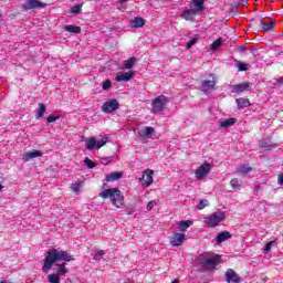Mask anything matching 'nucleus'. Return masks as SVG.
Here are the masks:
<instances>
[{
  "label": "nucleus",
  "mask_w": 283,
  "mask_h": 283,
  "mask_svg": "<svg viewBox=\"0 0 283 283\" xmlns=\"http://www.w3.org/2000/svg\"><path fill=\"white\" fill-rule=\"evenodd\" d=\"M84 165L88 167V169H94V167H96V164L87 157L84 159Z\"/></svg>",
  "instance_id": "37"
},
{
  "label": "nucleus",
  "mask_w": 283,
  "mask_h": 283,
  "mask_svg": "<svg viewBox=\"0 0 283 283\" xmlns=\"http://www.w3.org/2000/svg\"><path fill=\"white\" fill-rule=\"evenodd\" d=\"M235 103H237L239 109H244L245 107H251V101H249V98H244V97L237 98Z\"/></svg>",
  "instance_id": "25"
},
{
  "label": "nucleus",
  "mask_w": 283,
  "mask_h": 283,
  "mask_svg": "<svg viewBox=\"0 0 283 283\" xmlns=\"http://www.w3.org/2000/svg\"><path fill=\"white\" fill-rule=\"evenodd\" d=\"M36 8H45V3H43L39 0H27L22 4V9H24L25 12H28V10H34Z\"/></svg>",
  "instance_id": "10"
},
{
  "label": "nucleus",
  "mask_w": 283,
  "mask_h": 283,
  "mask_svg": "<svg viewBox=\"0 0 283 283\" xmlns=\"http://www.w3.org/2000/svg\"><path fill=\"white\" fill-rule=\"evenodd\" d=\"M43 156V153L41 150H33L29 151L22 155L23 163H30L33 158H39Z\"/></svg>",
  "instance_id": "16"
},
{
  "label": "nucleus",
  "mask_w": 283,
  "mask_h": 283,
  "mask_svg": "<svg viewBox=\"0 0 283 283\" xmlns=\"http://www.w3.org/2000/svg\"><path fill=\"white\" fill-rule=\"evenodd\" d=\"M59 116H53V115H50L48 118H46V122L48 123H56V120H59Z\"/></svg>",
  "instance_id": "42"
},
{
  "label": "nucleus",
  "mask_w": 283,
  "mask_h": 283,
  "mask_svg": "<svg viewBox=\"0 0 283 283\" xmlns=\"http://www.w3.org/2000/svg\"><path fill=\"white\" fill-rule=\"evenodd\" d=\"M196 43H198V38L190 39L189 42L187 43V50H191L193 45H196Z\"/></svg>",
  "instance_id": "38"
},
{
  "label": "nucleus",
  "mask_w": 283,
  "mask_h": 283,
  "mask_svg": "<svg viewBox=\"0 0 283 283\" xmlns=\"http://www.w3.org/2000/svg\"><path fill=\"white\" fill-rule=\"evenodd\" d=\"M99 198H103L104 200H107V198H109L112 205L116 207V209H120L125 202V197L118 188H109L99 192Z\"/></svg>",
  "instance_id": "2"
},
{
  "label": "nucleus",
  "mask_w": 283,
  "mask_h": 283,
  "mask_svg": "<svg viewBox=\"0 0 283 283\" xmlns=\"http://www.w3.org/2000/svg\"><path fill=\"white\" fill-rule=\"evenodd\" d=\"M85 149H87L88 151H94V149H98V144L96 142V137H88L85 140Z\"/></svg>",
  "instance_id": "19"
},
{
  "label": "nucleus",
  "mask_w": 283,
  "mask_h": 283,
  "mask_svg": "<svg viewBox=\"0 0 283 283\" xmlns=\"http://www.w3.org/2000/svg\"><path fill=\"white\" fill-rule=\"evenodd\" d=\"M209 174H211V164L205 163L196 170L195 178H197V180H202L207 178Z\"/></svg>",
  "instance_id": "6"
},
{
  "label": "nucleus",
  "mask_w": 283,
  "mask_h": 283,
  "mask_svg": "<svg viewBox=\"0 0 283 283\" xmlns=\"http://www.w3.org/2000/svg\"><path fill=\"white\" fill-rule=\"evenodd\" d=\"M275 240L268 242L264 247L263 253H269L273 247H275Z\"/></svg>",
  "instance_id": "36"
},
{
  "label": "nucleus",
  "mask_w": 283,
  "mask_h": 283,
  "mask_svg": "<svg viewBox=\"0 0 283 283\" xmlns=\"http://www.w3.org/2000/svg\"><path fill=\"white\" fill-rule=\"evenodd\" d=\"M3 189V185L0 184V191Z\"/></svg>",
  "instance_id": "52"
},
{
  "label": "nucleus",
  "mask_w": 283,
  "mask_h": 283,
  "mask_svg": "<svg viewBox=\"0 0 283 283\" xmlns=\"http://www.w3.org/2000/svg\"><path fill=\"white\" fill-rule=\"evenodd\" d=\"M105 145H107V137H104L101 142H97V149H101V147H105Z\"/></svg>",
  "instance_id": "41"
},
{
  "label": "nucleus",
  "mask_w": 283,
  "mask_h": 283,
  "mask_svg": "<svg viewBox=\"0 0 283 283\" xmlns=\"http://www.w3.org/2000/svg\"><path fill=\"white\" fill-rule=\"evenodd\" d=\"M118 107H120L118 99H111L103 104L102 111L104 112V114H113V112H116Z\"/></svg>",
  "instance_id": "8"
},
{
  "label": "nucleus",
  "mask_w": 283,
  "mask_h": 283,
  "mask_svg": "<svg viewBox=\"0 0 283 283\" xmlns=\"http://www.w3.org/2000/svg\"><path fill=\"white\" fill-rule=\"evenodd\" d=\"M185 233L182 232H175L170 238L169 242L172 247H182L185 244Z\"/></svg>",
  "instance_id": "9"
},
{
  "label": "nucleus",
  "mask_w": 283,
  "mask_h": 283,
  "mask_svg": "<svg viewBox=\"0 0 283 283\" xmlns=\"http://www.w3.org/2000/svg\"><path fill=\"white\" fill-rule=\"evenodd\" d=\"M123 178V172H112L106 175V182H116V180H120Z\"/></svg>",
  "instance_id": "24"
},
{
  "label": "nucleus",
  "mask_w": 283,
  "mask_h": 283,
  "mask_svg": "<svg viewBox=\"0 0 283 283\" xmlns=\"http://www.w3.org/2000/svg\"><path fill=\"white\" fill-rule=\"evenodd\" d=\"M139 182H142V187H151L154 185V170L146 169L139 178Z\"/></svg>",
  "instance_id": "7"
},
{
  "label": "nucleus",
  "mask_w": 283,
  "mask_h": 283,
  "mask_svg": "<svg viewBox=\"0 0 283 283\" xmlns=\"http://www.w3.org/2000/svg\"><path fill=\"white\" fill-rule=\"evenodd\" d=\"M147 211H151L154 209V201H149L146 206Z\"/></svg>",
  "instance_id": "46"
},
{
  "label": "nucleus",
  "mask_w": 283,
  "mask_h": 283,
  "mask_svg": "<svg viewBox=\"0 0 283 283\" xmlns=\"http://www.w3.org/2000/svg\"><path fill=\"white\" fill-rule=\"evenodd\" d=\"M0 283H12V281L4 280V281H0Z\"/></svg>",
  "instance_id": "50"
},
{
  "label": "nucleus",
  "mask_w": 283,
  "mask_h": 283,
  "mask_svg": "<svg viewBox=\"0 0 283 283\" xmlns=\"http://www.w3.org/2000/svg\"><path fill=\"white\" fill-rule=\"evenodd\" d=\"M171 283H180V281H178V280H174Z\"/></svg>",
  "instance_id": "51"
},
{
  "label": "nucleus",
  "mask_w": 283,
  "mask_h": 283,
  "mask_svg": "<svg viewBox=\"0 0 283 283\" xmlns=\"http://www.w3.org/2000/svg\"><path fill=\"white\" fill-rule=\"evenodd\" d=\"M277 184L283 187V174L279 176Z\"/></svg>",
  "instance_id": "47"
},
{
  "label": "nucleus",
  "mask_w": 283,
  "mask_h": 283,
  "mask_svg": "<svg viewBox=\"0 0 283 283\" xmlns=\"http://www.w3.org/2000/svg\"><path fill=\"white\" fill-rule=\"evenodd\" d=\"M65 31L71 32V34H81V27L70 24L65 27Z\"/></svg>",
  "instance_id": "29"
},
{
  "label": "nucleus",
  "mask_w": 283,
  "mask_h": 283,
  "mask_svg": "<svg viewBox=\"0 0 283 283\" xmlns=\"http://www.w3.org/2000/svg\"><path fill=\"white\" fill-rule=\"evenodd\" d=\"M137 62H138V59H136L135 56L129 57L128 60L124 61L123 70H132V67H134V65H136Z\"/></svg>",
  "instance_id": "27"
},
{
  "label": "nucleus",
  "mask_w": 283,
  "mask_h": 283,
  "mask_svg": "<svg viewBox=\"0 0 283 283\" xmlns=\"http://www.w3.org/2000/svg\"><path fill=\"white\" fill-rule=\"evenodd\" d=\"M83 4H75L71 8V14H81Z\"/></svg>",
  "instance_id": "33"
},
{
  "label": "nucleus",
  "mask_w": 283,
  "mask_h": 283,
  "mask_svg": "<svg viewBox=\"0 0 283 283\" xmlns=\"http://www.w3.org/2000/svg\"><path fill=\"white\" fill-rule=\"evenodd\" d=\"M220 45H222V39L219 38L217 39L212 44L210 50H212V52H216V50H218V48H220Z\"/></svg>",
  "instance_id": "31"
},
{
  "label": "nucleus",
  "mask_w": 283,
  "mask_h": 283,
  "mask_svg": "<svg viewBox=\"0 0 283 283\" xmlns=\"http://www.w3.org/2000/svg\"><path fill=\"white\" fill-rule=\"evenodd\" d=\"M43 114H45V104L40 103L39 109L36 111L35 118H43Z\"/></svg>",
  "instance_id": "30"
},
{
  "label": "nucleus",
  "mask_w": 283,
  "mask_h": 283,
  "mask_svg": "<svg viewBox=\"0 0 283 283\" xmlns=\"http://www.w3.org/2000/svg\"><path fill=\"white\" fill-rule=\"evenodd\" d=\"M193 226V221L192 220H182L179 221L177 223V229H179V233H185V231H187V229H189V227Z\"/></svg>",
  "instance_id": "20"
},
{
  "label": "nucleus",
  "mask_w": 283,
  "mask_h": 283,
  "mask_svg": "<svg viewBox=\"0 0 283 283\" xmlns=\"http://www.w3.org/2000/svg\"><path fill=\"white\" fill-rule=\"evenodd\" d=\"M144 25L145 20L143 17H135L129 23V28H133V30H138V28H143Z\"/></svg>",
  "instance_id": "17"
},
{
  "label": "nucleus",
  "mask_w": 283,
  "mask_h": 283,
  "mask_svg": "<svg viewBox=\"0 0 283 283\" xmlns=\"http://www.w3.org/2000/svg\"><path fill=\"white\" fill-rule=\"evenodd\" d=\"M123 3H125V1H127V0H120Z\"/></svg>",
  "instance_id": "53"
},
{
  "label": "nucleus",
  "mask_w": 283,
  "mask_h": 283,
  "mask_svg": "<svg viewBox=\"0 0 283 283\" xmlns=\"http://www.w3.org/2000/svg\"><path fill=\"white\" fill-rule=\"evenodd\" d=\"M232 189H238L242 185V180L234 178L230 181Z\"/></svg>",
  "instance_id": "34"
},
{
  "label": "nucleus",
  "mask_w": 283,
  "mask_h": 283,
  "mask_svg": "<svg viewBox=\"0 0 283 283\" xmlns=\"http://www.w3.org/2000/svg\"><path fill=\"white\" fill-rule=\"evenodd\" d=\"M238 123L237 118H229L220 123V127L227 129L228 127H233Z\"/></svg>",
  "instance_id": "28"
},
{
  "label": "nucleus",
  "mask_w": 283,
  "mask_h": 283,
  "mask_svg": "<svg viewBox=\"0 0 283 283\" xmlns=\"http://www.w3.org/2000/svg\"><path fill=\"white\" fill-rule=\"evenodd\" d=\"M112 163V157H106L102 159V165H109Z\"/></svg>",
  "instance_id": "45"
},
{
  "label": "nucleus",
  "mask_w": 283,
  "mask_h": 283,
  "mask_svg": "<svg viewBox=\"0 0 283 283\" xmlns=\"http://www.w3.org/2000/svg\"><path fill=\"white\" fill-rule=\"evenodd\" d=\"M56 262H74V256L67 251H59L56 249L49 250L44 258V264L42 265L43 273H50V271H55V273L48 275L49 283H61V275H67V268L65 263Z\"/></svg>",
  "instance_id": "1"
},
{
  "label": "nucleus",
  "mask_w": 283,
  "mask_h": 283,
  "mask_svg": "<svg viewBox=\"0 0 283 283\" xmlns=\"http://www.w3.org/2000/svg\"><path fill=\"white\" fill-rule=\"evenodd\" d=\"M205 207H209V200H207V199L200 200L199 203L197 205V209L199 211H202V209H205Z\"/></svg>",
  "instance_id": "32"
},
{
  "label": "nucleus",
  "mask_w": 283,
  "mask_h": 283,
  "mask_svg": "<svg viewBox=\"0 0 283 283\" xmlns=\"http://www.w3.org/2000/svg\"><path fill=\"white\" fill-rule=\"evenodd\" d=\"M199 264H201L202 269L207 271H213L216 266H218V262L222 260V256L216 254L213 252H206L199 255L198 258Z\"/></svg>",
  "instance_id": "3"
},
{
  "label": "nucleus",
  "mask_w": 283,
  "mask_h": 283,
  "mask_svg": "<svg viewBox=\"0 0 283 283\" xmlns=\"http://www.w3.org/2000/svg\"><path fill=\"white\" fill-rule=\"evenodd\" d=\"M249 87H251L250 83L235 84L231 86V92L232 94H242V92H247Z\"/></svg>",
  "instance_id": "15"
},
{
  "label": "nucleus",
  "mask_w": 283,
  "mask_h": 283,
  "mask_svg": "<svg viewBox=\"0 0 283 283\" xmlns=\"http://www.w3.org/2000/svg\"><path fill=\"white\" fill-rule=\"evenodd\" d=\"M169 103V97L159 95L151 102V114H160L165 109V105Z\"/></svg>",
  "instance_id": "4"
},
{
  "label": "nucleus",
  "mask_w": 283,
  "mask_h": 283,
  "mask_svg": "<svg viewBox=\"0 0 283 283\" xmlns=\"http://www.w3.org/2000/svg\"><path fill=\"white\" fill-rule=\"evenodd\" d=\"M276 83H279V85H283V76H281L279 80H276Z\"/></svg>",
  "instance_id": "48"
},
{
  "label": "nucleus",
  "mask_w": 283,
  "mask_h": 283,
  "mask_svg": "<svg viewBox=\"0 0 283 283\" xmlns=\"http://www.w3.org/2000/svg\"><path fill=\"white\" fill-rule=\"evenodd\" d=\"M189 8L193 10L197 14H200L205 10V0H192Z\"/></svg>",
  "instance_id": "13"
},
{
  "label": "nucleus",
  "mask_w": 283,
  "mask_h": 283,
  "mask_svg": "<svg viewBox=\"0 0 283 283\" xmlns=\"http://www.w3.org/2000/svg\"><path fill=\"white\" fill-rule=\"evenodd\" d=\"M251 171H253V168L249 165H241L237 168V174H239V176H247V174H251Z\"/></svg>",
  "instance_id": "26"
},
{
  "label": "nucleus",
  "mask_w": 283,
  "mask_h": 283,
  "mask_svg": "<svg viewBox=\"0 0 283 283\" xmlns=\"http://www.w3.org/2000/svg\"><path fill=\"white\" fill-rule=\"evenodd\" d=\"M261 147L269 151V150L273 149V144H270L269 142H262Z\"/></svg>",
  "instance_id": "39"
},
{
  "label": "nucleus",
  "mask_w": 283,
  "mask_h": 283,
  "mask_svg": "<svg viewBox=\"0 0 283 283\" xmlns=\"http://www.w3.org/2000/svg\"><path fill=\"white\" fill-rule=\"evenodd\" d=\"M109 87H112V82L109 80H106L103 83V90H109Z\"/></svg>",
  "instance_id": "43"
},
{
  "label": "nucleus",
  "mask_w": 283,
  "mask_h": 283,
  "mask_svg": "<svg viewBox=\"0 0 283 283\" xmlns=\"http://www.w3.org/2000/svg\"><path fill=\"white\" fill-rule=\"evenodd\" d=\"M237 67L239 72H247V70H249V64H245L243 62H237Z\"/></svg>",
  "instance_id": "35"
},
{
  "label": "nucleus",
  "mask_w": 283,
  "mask_h": 283,
  "mask_svg": "<svg viewBox=\"0 0 283 283\" xmlns=\"http://www.w3.org/2000/svg\"><path fill=\"white\" fill-rule=\"evenodd\" d=\"M229 239H231V233H229V231H223L217 235L216 242L217 244H222V242H227Z\"/></svg>",
  "instance_id": "22"
},
{
  "label": "nucleus",
  "mask_w": 283,
  "mask_h": 283,
  "mask_svg": "<svg viewBox=\"0 0 283 283\" xmlns=\"http://www.w3.org/2000/svg\"><path fill=\"white\" fill-rule=\"evenodd\" d=\"M154 127H149V126H146L145 128H142L140 130H138V136L140 138H149V136H153L154 135Z\"/></svg>",
  "instance_id": "21"
},
{
  "label": "nucleus",
  "mask_w": 283,
  "mask_h": 283,
  "mask_svg": "<svg viewBox=\"0 0 283 283\" xmlns=\"http://www.w3.org/2000/svg\"><path fill=\"white\" fill-rule=\"evenodd\" d=\"M226 282L228 283H240L242 279L238 276V273L233 269H228L226 272Z\"/></svg>",
  "instance_id": "11"
},
{
  "label": "nucleus",
  "mask_w": 283,
  "mask_h": 283,
  "mask_svg": "<svg viewBox=\"0 0 283 283\" xmlns=\"http://www.w3.org/2000/svg\"><path fill=\"white\" fill-rule=\"evenodd\" d=\"M198 15L197 11L193 9H186L181 12V19H185V21H193V18Z\"/></svg>",
  "instance_id": "18"
},
{
  "label": "nucleus",
  "mask_w": 283,
  "mask_h": 283,
  "mask_svg": "<svg viewBox=\"0 0 283 283\" xmlns=\"http://www.w3.org/2000/svg\"><path fill=\"white\" fill-rule=\"evenodd\" d=\"M134 71L118 73L115 77V81H117L118 83H127V81H132V78H134Z\"/></svg>",
  "instance_id": "12"
},
{
  "label": "nucleus",
  "mask_w": 283,
  "mask_h": 283,
  "mask_svg": "<svg viewBox=\"0 0 283 283\" xmlns=\"http://www.w3.org/2000/svg\"><path fill=\"white\" fill-rule=\"evenodd\" d=\"M240 52H247V48H245L244 45H242V46L240 48Z\"/></svg>",
  "instance_id": "49"
},
{
  "label": "nucleus",
  "mask_w": 283,
  "mask_h": 283,
  "mask_svg": "<svg viewBox=\"0 0 283 283\" xmlns=\"http://www.w3.org/2000/svg\"><path fill=\"white\" fill-rule=\"evenodd\" d=\"M224 220V212H214L209 217L205 218V223L208 229H213L220 224Z\"/></svg>",
  "instance_id": "5"
},
{
  "label": "nucleus",
  "mask_w": 283,
  "mask_h": 283,
  "mask_svg": "<svg viewBox=\"0 0 283 283\" xmlns=\"http://www.w3.org/2000/svg\"><path fill=\"white\" fill-rule=\"evenodd\" d=\"M71 189L74 193H78V191H81V184L78 182L73 184Z\"/></svg>",
  "instance_id": "40"
},
{
  "label": "nucleus",
  "mask_w": 283,
  "mask_h": 283,
  "mask_svg": "<svg viewBox=\"0 0 283 283\" xmlns=\"http://www.w3.org/2000/svg\"><path fill=\"white\" fill-rule=\"evenodd\" d=\"M216 87V76L210 75L208 80L202 82V92L207 93L209 90H213Z\"/></svg>",
  "instance_id": "14"
},
{
  "label": "nucleus",
  "mask_w": 283,
  "mask_h": 283,
  "mask_svg": "<svg viewBox=\"0 0 283 283\" xmlns=\"http://www.w3.org/2000/svg\"><path fill=\"white\" fill-rule=\"evenodd\" d=\"M103 255H105V251H103V250L97 251L95 254V260H101V258H103Z\"/></svg>",
  "instance_id": "44"
},
{
  "label": "nucleus",
  "mask_w": 283,
  "mask_h": 283,
  "mask_svg": "<svg viewBox=\"0 0 283 283\" xmlns=\"http://www.w3.org/2000/svg\"><path fill=\"white\" fill-rule=\"evenodd\" d=\"M275 22L273 20H261L260 21V27L264 32H269L272 28H274Z\"/></svg>",
  "instance_id": "23"
}]
</instances>
